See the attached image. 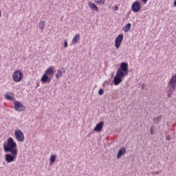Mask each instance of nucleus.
Returning a JSON list of instances; mask_svg holds the SVG:
<instances>
[{"label": "nucleus", "mask_w": 176, "mask_h": 176, "mask_svg": "<svg viewBox=\"0 0 176 176\" xmlns=\"http://www.w3.org/2000/svg\"><path fill=\"white\" fill-rule=\"evenodd\" d=\"M57 157V155H52L50 158V163L51 164H53L56 162V158Z\"/></svg>", "instance_id": "obj_20"}, {"label": "nucleus", "mask_w": 176, "mask_h": 176, "mask_svg": "<svg viewBox=\"0 0 176 176\" xmlns=\"http://www.w3.org/2000/svg\"><path fill=\"white\" fill-rule=\"evenodd\" d=\"M162 118H163V116L162 115L155 117L153 118V122L155 123V124H159V123L162 122Z\"/></svg>", "instance_id": "obj_17"}, {"label": "nucleus", "mask_w": 176, "mask_h": 176, "mask_svg": "<svg viewBox=\"0 0 176 176\" xmlns=\"http://www.w3.org/2000/svg\"><path fill=\"white\" fill-rule=\"evenodd\" d=\"M173 5H174V6H176V0H175Z\"/></svg>", "instance_id": "obj_29"}, {"label": "nucleus", "mask_w": 176, "mask_h": 176, "mask_svg": "<svg viewBox=\"0 0 176 176\" xmlns=\"http://www.w3.org/2000/svg\"><path fill=\"white\" fill-rule=\"evenodd\" d=\"M88 5H89V7L90 8V9H91V10H94V12L99 11L98 7L97 6H96V4H94V3L89 2Z\"/></svg>", "instance_id": "obj_15"}, {"label": "nucleus", "mask_w": 176, "mask_h": 176, "mask_svg": "<svg viewBox=\"0 0 176 176\" xmlns=\"http://www.w3.org/2000/svg\"><path fill=\"white\" fill-rule=\"evenodd\" d=\"M14 136L17 141H19V142H24V140H25L24 138V133H23V131H21L20 129H16L14 131Z\"/></svg>", "instance_id": "obj_6"}, {"label": "nucleus", "mask_w": 176, "mask_h": 176, "mask_svg": "<svg viewBox=\"0 0 176 176\" xmlns=\"http://www.w3.org/2000/svg\"><path fill=\"white\" fill-rule=\"evenodd\" d=\"M45 27H46V21H41L39 22V26L38 28L43 31V30L45 29Z\"/></svg>", "instance_id": "obj_18"}, {"label": "nucleus", "mask_w": 176, "mask_h": 176, "mask_svg": "<svg viewBox=\"0 0 176 176\" xmlns=\"http://www.w3.org/2000/svg\"><path fill=\"white\" fill-rule=\"evenodd\" d=\"M14 109L15 111L18 112H23V111H25V107L21 104V102L18 101L14 102Z\"/></svg>", "instance_id": "obj_7"}, {"label": "nucleus", "mask_w": 176, "mask_h": 176, "mask_svg": "<svg viewBox=\"0 0 176 176\" xmlns=\"http://www.w3.org/2000/svg\"><path fill=\"white\" fill-rule=\"evenodd\" d=\"M126 147H121L117 153L116 158L120 159V157H122V156H123V155L126 154Z\"/></svg>", "instance_id": "obj_10"}, {"label": "nucleus", "mask_w": 176, "mask_h": 176, "mask_svg": "<svg viewBox=\"0 0 176 176\" xmlns=\"http://www.w3.org/2000/svg\"><path fill=\"white\" fill-rule=\"evenodd\" d=\"M6 100H9V101H13L14 100V96H11L9 94H6Z\"/></svg>", "instance_id": "obj_21"}, {"label": "nucleus", "mask_w": 176, "mask_h": 176, "mask_svg": "<svg viewBox=\"0 0 176 176\" xmlns=\"http://www.w3.org/2000/svg\"><path fill=\"white\" fill-rule=\"evenodd\" d=\"M167 94L168 97H172L173 94L175 91L176 89V74L173 75L167 85Z\"/></svg>", "instance_id": "obj_3"}, {"label": "nucleus", "mask_w": 176, "mask_h": 176, "mask_svg": "<svg viewBox=\"0 0 176 176\" xmlns=\"http://www.w3.org/2000/svg\"><path fill=\"white\" fill-rule=\"evenodd\" d=\"M10 153L5 155V160L7 163H12L17 159V151H10Z\"/></svg>", "instance_id": "obj_4"}, {"label": "nucleus", "mask_w": 176, "mask_h": 176, "mask_svg": "<svg viewBox=\"0 0 176 176\" xmlns=\"http://www.w3.org/2000/svg\"><path fill=\"white\" fill-rule=\"evenodd\" d=\"M104 127V121L98 123L96 127L94 129V131H101Z\"/></svg>", "instance_id": "obj_13"}, {"label": "nucleus", "mask_w": 176, "mask_h": 176, "mask_svg": "<svg viewBox=\"0 0 176 176\" xmlns=\"http://www.w3.org/2000/svg\"><path fill=\"white\" fill-rule=\"evenodd\" d=\"M144 3H146L148 2V0H142Z\"/></svg>", "instance_id": "obj_28"}, {"label": "nucleus", "mask_w": 176, "mask_h": 176, "mask_svg": "<svg viewBox=\"0 0 176 176\" xmlns=\"http://www.w3.org/2000/svg\"><path fill=\"white\" fill-rule=\"evenodd\" d=\"M129 64L127 63H122L120 68L117 70L116 76L113 78V83L115 86H118L122 83V78L123 76L129 75Z\"/></svg>", "instance_id": "obj_1"}, {"label": "nucleus", "mask_w": 176, "mask_h": 176, "mask_svg": "<svg viewBox=\"0 0 176 176\" xmlns=\"http://www.w3.org/2000/svg\"><path fill=\"white\" fill-rule=\"evenodd\" d=\"M96 3L98 5H104L105 0H97Z\"/></svg>", "instance_id": "obj_22"}, {"label": "nucleus", "mask_w": 176, "mask_h": 176, "mask_svg": "<svg viewBox=\"0 0 176 176\" xmlns=\"http://www.w3.org/2000/svg\"><path fill=\"white\" fill-rule=\"evenodd\" d=\"M150 131H151V135H153V130H152V128H151Z\"/></svg>", "instance_id": "obj_27"}, {"label": "nucleus", "mask_w": 176, "mask_h": 176, "mask_svg": "<svg viewBox=\"0 0 176 176\" xmlns=\"http://www.w3.org/2000/svg\"><path fill=\"white\" fill-rule=\"evenodd\" d=\"M123 34H119L116 38L115 41V47L117 49H119L120 47V45H122V42H123Z\"/></svg>", "instance_id": "obj_8"}, {"label": "nucleus", "mask_w": 176, "mask_h": 176, "mask_svg": "<svg viewBox=\"0 0 176 176\" xmlns=\"http://www.w3.org/2000/svg\"><path fill=\"white\" fill-rule=\"evenodd\" d=\"M80 41V34H77L74 36V37L72 39V44L76 45Z\"/></svg>", "instance_id": "obj_16"}, {"label": "nucleus", "mask_w": 176, "mask_h": 176, "mask_svg": "<svg viewBox=\"0 0 176 176\" xmlns=\"http://www.w3.org/2000/svg\"><path fill=\"white\" fill-rule=\"evenodd\" d=\"M168 140V141H170V137H167L166 138V140Z\"/></svg>", "instance_id": "obj_30"}, {"label": "nucleus", "mask_w": 176, "mask_h": 176, "mask_svg": "<svg viewBox=\"0 0 176 176\" xmlns=\"http://www.w3.org/2000/svg\"><path fill=\"white\" fill-rule=\"evenodd\" d=\"M159 174H160V172L159 171H153L151 173L152 175H159Z\"/></svg>", "instance_id": "obj_24"}, {"label": "nucleus", "mask_w": 176, "mask_h": 176, "mask_svg": "<svg viewBox=\"0 0 176 176\" xmlns=\"http://www.w3.org/2000/svg\"><path fill=\"white\" fill-rule=\"evenodd\" d=\"M54 67L52 66L49 67L47 70L45 72V74H46L47 76H53L54 75Z\"/></svg>", "instance_id": "obj_11"}, {"label": "nucleus", "mask_w": 176, "mask_h": 176, "mask_svg": "<svg viewBox=\"0 0 176 176\" xmlns=\"http://www.w3.org/2000/svg\"><path fill=\"white\" fill-rule=\"evenodd\" d=\"M4 152H18L17 151V143L14 142L12 138H9L7 140V143H4L3 145Z\"/></svg>", "instance_id": "obj_2"}, {"label": "nucleus", "mask_w": 176, "mask_h": 176, "mask_svg": "<svg viewBox=\"0 0 176 176\" xmlns=\"http://www.w3.org/2000/svg\"><path fill=\"white\" fill-rule=\"evenodd\" d=\"M141 10V4L140 3V1H135L132 4V10L134 12V13H138L140 10Z\"/></svg>", "instance_id": "obj_9"}, {"label": "nucleus", "mask_w": 176, "mask_h": 176, "mask_svg": "<svg viewBox=\"0 0 176 176\" xmlns=\"http://www.w3.org/2000/svg\"><path fill=\"white\" fill-rule=\"evenodd\" d=\"M64 46L65 47H68V41L67 40H65Z\"/></svg>", "instance_id": "obj_25"}, {"label": "nucleus", "mask_w": 176, "mask_h": 176, "mask_svg": "<svg viewBox=\"0 0 176 176\" xmlns=\"http://www.w3.org/2000/svg\"><path fill=\"white\" fill-rule=\"evenodd\" d=\"M98 94L99 96H102V94H104V89H99Z\"/></svg>", "instance_id": "obj_23"}, {"label": "nucleus", "mask_w": 176, "mask_h": 176, "mask_svg": "<svg viewBox=\"0 0 176 176\" xmlns=\"http://www.w3.org/2000/svg\"><path fill=\"white\" fill-rule=\"evenodd\" d=\"M63 74H65V69L62 68L61 69L57 70V74H56V78L60 79L63 76Z\"/></svg>", "instance_id": "obj_14"}, {"label": "nucleus", "mask_w": 176, "mask_h": 176, "mask_svg": "<svg viewBox=\"0 0 176 176\" xmlns=\"http://www.w3.org/2000/svg\"><path fill=\"white\" fill-rule=\"evenodd\" d=\"M24 75L23 74V72L20 70H16L13 74H12V80L14 82H16V83L19 82H21L23 80Z\"/></svg>", "instance_id": "obj_5"}, {"label": "nucleus", "mask_w": 176, "mask_h": 176, "mask_svg": "<svg viewBox=\"0 0 176 176\" xmlns=\"http://www.w3.org/2000/svg\"><path fill=\"white\" fill-rule=\"evenodd\" d=\"M41 82L43 83H50L52 82V78H50L47 74H43L41 77Z\"/></svg>", "instance_id": "obj_12"}, {"label": "nucleus", "mask_w": 176, "mask_h": 176, "mask_svg": "<svg viewBox=\"0 0 176 176\" xmlns=\"http://www.w3.org/2000/svg\"><path fill=\"white\" fill-rule=\"evenodd\" d=\"M0 17H1V11H0Z\"/></svg>", "instance_id": "obj_31"}, {"label": "nucleus", "mask_w": 176, "mask_h": 176, "mask_svg": "<svg viewBox=\"0 0 176 176\" xmlns=\"http://www.w3.org/2000/svg\"><path fill=\"white\" fill-rule=\"evenodd\" d=\"M114 10H119V7L118 6H114Z\"/></svg>", "instance_id": "obj_26"}, {"label": "nucleus", "mask_w": 176, "mask_h": 176, "mask_svg": "<svg viewBox=\"0 0 176 176\" xmlns=\"http://www.w3.org/2000/svg\"><path fill=\"white\" fill-rule=\"evenodd\" d=\"M122 30L124 32H129L131 30V23H128Z\"/></svg>", "instance_id": "obj_19"}]
</instances>
